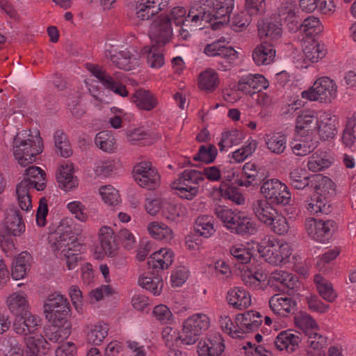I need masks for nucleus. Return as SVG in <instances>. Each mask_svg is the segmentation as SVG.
I'll return each mask as SVG.
<instances>
[{
	"label": "nucleus",
	"mask_w": 356,
	"mask_h": 356,
	"mask_svg": "<svg viewBox=\"0 0 356 356\" xmlns=\"http://www.w3.org/2000/svg\"><path fill=\"white\" fill-rule=\"evenodd\" d=\"M105 56L109 59L116 67L126 71L131 70L136 65V58L129 51H121L112 54L111 51H105Z\"/></svg>",
	"instance_id": "obj_30"
},
{
	"label": "nucleus",
	"mask_w": 356,
	"mask_h": 356,
	"mask_svg": "<svg viewBox=\"0 0 356 356\" xmlns=\"http://www.w3.org/2000/svg\"><path fill=\"white\" fill-rule=\"evenodd\" d=\"M337 86L334 80L328 76L318 79L313 86L302 92V97L310 101L330 103L337 97Z\"/></svg>",
	"instance_id": "obj_6"
},
{
	"label": "nucleus",
	"mask_w": 356,
	"mask_h": 356,
	"mask_svg": "<svg viewBox=\"0 0 356 356\" xmlns=\"http://www.w3.org/2000/svg\"><path fill=\"white\" fill-rule=\"evenodd\" d=\"M276 51L267 42L257 45L252 51V58L257 65H267L275 59Z\"/></svg>",
	"instance_id": "obj_31"
},
{
	"label": "nucleus",
	"mask_w": 356,
	"mask_h": 356,
	"mask_svg": "<svg viewBox=\"0 0 356 356\" xmlns=\"http://www.w3.org/2000/svg\"><path fill=\"white\" fill-rule=\"evenodd\" d=\"M332 164L331 158L326 155L312 154L307 162V167L312 172H317L327 168Z\"/></svg>",
	"instance_id": "obj_61"
},
{
	"label": "nucleus",
	"mask_w": 356,
	"mask_h": 356,
	"mask_svg": "<svg viewBox=\"0 0 356 356\" xmlns=\"http://www.w3.org/2000/svg\"><path fill=\"white\" fill-rule=\"evenodd\" d=\"M203 180L202 171L186 169L172 183V188L177 191V194L180 198L191 200L198 195L197 185Z\"/></svg>",
	"instance_id": "obj_5"
},
{
	"label": "nucleus",
	"mask_w": 356,
	"mask_h": 356,
	"mask_svg": "<svg viewBox=\"0 0 356 356\" xmlns=\"http://www.w3.org/2000/svg\"><path fill=\"white\" fill-rule=\"evenodd\" d=\"M259 35L270 42L276 43L282 35V24L279 22L260 21L257 24Z\"/></svg>",
	"instance_id": "obj_25"
},
{
	"label": "nucleus",
	"mask_w": 356,
	"mask_h": 356,
	"mask_svg": "<svg viewBox=\"0 0 356 356\" xmlns=\"http://www.w3.org/2000/svg\"><path fill=\"white\" fill-rule=\"evenodd\" d=\"M147 230L154 238L165 242L170 241L174 237L172 230L161 222H150L147 226Z\"/></svg>",
	"instance_id": "obj_40"
},
{
	"label": "nucleus",
	"mask_w": 356,
	"mask_h": 356,
	"mask_svg": "<svg viewBox=\"0 0 356 356\" xmlns=\"http://www.w3.org/2000/svg\"><path fill=\"white\" fill-rule=\"evenodd\" d=\"M295 325L305 334L315 330H319V326L316 321L309 314L300 312L294 318Z\"/></svg>",
	"instance_id": "obj_54"
},
{
	"label": "nucleus",
	"mask_w": 356,
	"mask_h": 356,
	"mask_svg": "<svg viewBox=\"0 0 356 356\" xmlns=\"http://www.w3.org/2000/svg\"><path fill=\"white\" fill-rule=\"evenodd\" d=\"M258 251L269 264L280 265L291 254V245L287 243H275L268 240L265 245H260Z\"/></svg>",
	"instance_id": "obj_12"
},
{
	"label": "nucleus",
	"mask_w": 356,
	"mask_h": 356,
	"mask_svg": "<svg viewBox=\"0 0 356 356\" xmlns=\"http://www.w3.org/2000/svg\"><path fill=\"white\" fill-rule=\"evenodd\" d=\"M306 35L318 34L323 31V25L318 18L314 16L307 17L302 22L300 19L299 29Z\"/></svg>",
	"instance_id": "obj_58"
},
{
	"label": "nucleus",
	"mask_w": 356,
	"mask_h": 356,
	"mask_svg": "<svg viewBox=\"0 0 356 356\" xmlns=\"http://www.w3.org/2000/svg\"><path fill=\"white\" fill-rule=\"evenodd\" d=\"M252 211L257 219L266 225L271 223L273 217L278 213L267 200L257 199L252 202Z\"/></svg>",
	"instance_id": "obj_26"
},
{
	"label": "nucleus",
	"mask_w": 356,
	"mask_h": 356,
	"mask_svg": "<svg viewBox=\"0 0 356 356\" xmlns=\"http://www.w3.org/2000/svg\"><path fill=\"white\" fill-rule=\"evenodd\" d=\"M32 261L31 254L26 251L22 252L13 262L11 275L13 279L17 280L22 279L29 270Z\"/></svg>",
	"instance_id": "obj_34"
},
{
	"label": "nucleus",
	"mask_w": 356,
	"mask_h": 356,
	"mask_svg": "<svg viewBox=\"0 0 356 356\" xmlns=\"http://www.w3.org/2000/svg\"><path fill=\"white\" fill-rule=\"evenodd\" d=\"M318 123V118L313 111H301L296 118V128L309 130L312 127L316 128Z\"/></svg>",
	"instance_id": "obj_57"
},
{
	"label": "nucleus",
	"mask_w": 356,
	"mask_h": 356,
	"mask_svg": "<svg viewBox=\"0 0 356 356\" xmlns=\"http://www.w3.org/2000/svg\"><path fill=\"white\" fill-rule=\"evenodd\" d=\"M311 187L314 190L317 197L330 202V198L335 195L336 185L332 180L321 174L312 175Z\"/></svg>",
	"instance_id": "obj_20"
},
{
	"label": "nucleus",
	"mask_w": 356,
	"mask_h": 356,
	"mask_svg": "<svg viewBox=\"0 0 356 356\" xmlns=\"http://www.w3.org/2000/svg\"><path fill=\"white\" fill-rule=\"evenodd\" d=\"M169 5V0H140L136 4V15L140 20H148Z\"/></svg>",
	"instance_id": "obj_18"
},
{
	"label": "nucleus",
	"mask_w": 356,
	"mask_h": 356,
	"mask_svg": "<svg viewBox=\"0 0 356 356\" xmlns=\"http://www.w3.org/2000/svg\"><path fill=\"white\" fill-rule=\"evenodd\" d=\"M262 323V316L256 311L250 310L237 315L236 323L241 331V335L257 330Z\"/></svg>",
	"instance_id": "obj_23"
},
{
	"label": "nucleus",
	"mask_w": 356,
	"mask_h": 356,
	"mask_svg": "<svg viewBox=\"0 0 356 356\" xmlns=\"http://www.w3.org/2000/svg\"><path fill=\"white\" fill-rule=\"evenodd\" d=\"M3 223L13 236H19L25 230V225L22 222V216L17 211H11L8 213Z\"/></svg>",
	"instance_id": "obj_51"
},
{
	"label": "nucleus",
	"mask_w": 356,
	"mask_h": 356,
	"mask_svg": "<svg viewBox=\"0 0 356 356\" xmlns=\"http://www.w3.org/2000/svg\"><path fill=\"white\" fill-rule=\"evenodd\" d=\"M131 101L138 108L148 111L154 109L158 104L156 97L144 89L136 90L131 96Z\"/></svg>",
	"instance_id": "obj_33"
},
{
	"label": "nucleus",
	"mask_w": 356,
	"mask_h": 356,
	"mask_svg": "<svg viewBox=\"0 0 356 356\" xmlns=\"http://www.w3.org/2000/svg\"><path fill=\"white\" fill-rule=\"evenodd\" d=\"M335 229L336 223L332 220L308 218L305 220V229L308 235L316 241H327Z\"/></svg>",
	"instance_id": "obj_15"
},
{
	"label": "nucleus",
	"mask_w": 356,
	"mask_h": 356,
	"mask_svg": "<svg viewBox=\"0 0 356 356\" xmlns=\"http://www.w3.org/2000/svg\"><path fill=\"white\" fill-rule=\"evenodd\" d=\"M115 143L114 137L106 131L99 132L95 138L96 146L106 152L113 151Z\"/></svg>",
	"instance_id": "obj_64"
},
{
	"label": "nucleus",
	"mask_w": 356,
	"mask_h": 356,
	"mask_svg": "<svg viewBox=\"0 0 356 356\" xmlns=\"http://www.w3.org/2000/svg\"><path fill=\"white\" fill-rule=\"evenodd\" d=\"M51 247L54 252L60 251L69 270L77 266L81 259L79 252L82 246L77 241V237L67 220H62L57 227L54 241L51 243Z\"/></svg>",
	"instance_id": "obj_2"
},
{
	"label": "nucleus",
	"mask_w": 356,
	"mask_h": 356,
	"mask_svg": "<svg viewBox=\"0 0 356 356\" xmlns=\"http://www.w3.org/2000/svg\"><path fill=\"white\" fill-rule=\"evenodd\" d=\"M244 138L243 134L237 129H232L222 134L220 141L218 143L220 150L224 151L226 148L239 144Z\"/></svg>",
	"instance_id": "obj_53"
},
{
	"label": "nucleus",
	"mask_w": 356,
	"mask_h": 356,
	"mask_svg": "<svg viewBox=\"0 0 356 356\" xmlns=\"http://www.w3.org/2000/svg\"><path fill=\"white\" fill-rule=\"evenodd\" d=\"M301 341V336L299 332L292 330H286L280 332L274 340V345L277 350L293 352L298 346Z\"/></svg>",
	"instance_id": "obj_24"
},
{
	"label": "nucleus",
	"mask_w": 356,
	"mask_h": 356,
	"mask_svg": "<svg viewBox=\"0 0 356 356\" xmlns=\"http://www.w3.org/2000/svg\"><path fill=\"white\" fill-rule=\"evenodd\" d=\"M194 230L204 238L212 236L216 232L213 217L201 216L197 218L194 223Z\"/></svg>",
	"instance_id": "obj_44"
},
{
	"label": "nucleus",
	"mask_w": 356,
	"mask_h": 356,
	"mask_svg": "<svg viewBox=\"0 0 356 356\" xmlns=\"http://www.w3.org/2000/svg\"><path fill=\"white\" fill-rule=\"evenodd\" d=\"M108 327L105 323L92 325L87 333V340L90 343L99 345L108 335Z\"/></svg>",
	"instance_id": "obj_55"
},
{
	"label": "nucleus",
	"mask_w": 356,
	"mask_h": 356,
	"mask_svg": "<svg viewBox=\"0 0 356 356\" xmlns=\"http://www.w3.org/2000/svg\"><path fill=\"white\" fill-rule=\"evenodd\" d=\"M12 236L13 234L4 223H0V245L6 254L10 257L13 255L15 250Z\"/></svg>",
	"instance_id": "obj_63"
},
{
	"label": "nucleus",
	"mask_w": 356,
	"mask_h": 356,
	"mask_svg": "<svg viewBox=\"0 0 356 356\" xmlns=\"http://www.w3.org/2000/svg\"><path fill=\"white\" fill-rule=\"evenodd\" d=\"M173 257V252L170 250L161 249L152 253L148 258V268L156 270V271L166 269L172 264Z\"/></svg>",
	"instance_id": "obj_28"
},
{
	"label": "nucleus",
	"mask_w": 356,
	"mask_h": 356,
	"mask_svg": "<svg viewBox=\"0 0 356 356\" xmlns=\"http://www.w3.org/2000/svg\"><path fill=\"white\" fill-rule=\"evenodd\" d=\"M264 138L266 148L272 154L280 155L286 148V136L280 132L266 134Z\"/></svg>",
	"instance_id": "obj_35"
},
{
	"label": "nucleus",
	"mask_w": 356,
	"mask_h": 356,
	"mask_svg": "<svg viewBox=\"0 0 356 356\" xmlns=\"http://www.w3.org/2000/svg\"><path fill=\"white\" fill-rule=\"evenodd\" d=\"M337 120L334 116L326 115L318 123V133L322 140L333 138L337 134Z\"/></svg>",
	"instance_id": "obj_39"
},
{
	"label": "nucleus",
	"mask_w": 356,
	"mask_h": 356,
	"mask_svg": "<svg viewBox=\"0 0 356 356\" xmlns=\"http://www.w3.org/2000/svg\"><path fill=\"white\" fill-rule=\"evenodd\" d=\"M307 210L311 214L324 213L327 214L331 211L330 201L316 197L314 200L308 201L306 205Z\"/></svg>",
	"instance_id": "obj_60"
},
{
	"label": "nucleus",
	"mask_w": 356,
	"mask_h": 356,
	"mask_svg": "<svg viewBox=\"0 0 356 356\" xmlns=\"http://www.w3.org/2000/svg\"><path fill=\"white\" fill-rule=\"evenodd\" d=\"M24 342L26 347L25 356H38L40 348L47 343L46 339L41 334L26 337Z\"/></svg>",
	"instance_id": "obj_52"
},
{
	"label": "nucleus",
	"mask_w": 356,
	"mask_h": 356,
	"mask_svg": "<svg viewBox=\"0 0 356 356\" xmlns=\"http://www.w3.org/2000/svg\"><path fill=\"white\" fill-rule=\"evenodd\" d=\"M152 42L157 47H162L170 42L173 36L172 22L169 16L163 13L157 15L152 22L149 29Z\"/></svg>",
	"instance_id": "obj_9"
},
{
	"label": "nucleus",
	"mask_w": 356,
	"mask_h": 356,
	"mask_svg": "<svg viewBox=\"0 0 356 356\" xmlns=\"http://www.w3.org/2000/svg\"><path fill=\"white\" fill-rule=\"evenodd\" d=\"M100 245L104 253L109 257L115 255L116 245L114 238V232L111 227H102L99 232Z\"/></svg>",
	"instance_id": "obj_38"
},
{
	"label": "nucleus",
	"mask_w": 356,
	"mask_h": 356,
	"mask_svg": "<svg viewBox=\"0 0 356 356\" xmlns=\"http://www.w3.org/2000/svg\"><path fill=\"white\" fill-rule=\"evenodd\" d=\"M210 325V319L204 314H195L188 317L183 324L182 338L187 345L194 344L199 336Z\"/></svg>",
	"instance_id": "obj_10"
},
{
	"label": "nucleus",
	"mask_w": 356,
	"mask_h": 356,
	"mask_svg": "<svg viewBox=\"0 0 356 356\" xmlns=\"http://www.w3.org/2000/svg\"><path fill=\"white\" fill-rule=\"evenodd\" d=\"M12 150L17 163L22 167L28 166L42 152V139L39 134L33 135L30 130H22L15 136Z\"/></svg>",
	"instance_id": "obj_3"
},
{
	"label": "nucleus",
	"mask_w": 356,
	"mask_h": 356,
	"mask_svg": "<svg viewBox=\"0 0 356 356\" xmlns=\"http://www.w3.org/2000/svg\"><path fill=\"white\" fill-rule=\"evenodd\" d=\"M204 52L209 56L217 58L218 69L222 71L230 70L238 57L234 48L222 44L220 40L207 44Z\"/></svg>",
	"instance_id": "obj_8"
},
{
	"label": "nucleus",
	"mask_w": 356,
	"mask_h": 356,
	"mask_svg": "<svg viewBox=\"0 0 356 356\" xmlns=\"http://www.w3.org/2000/svg\"><path fill=\"white\" fill-rule=\"evenodd\" d=\"M158 47L154 44L143 49V54L146 56L147 61L151 67L159 68L164 64L163 55L158 50Z\"/></svg>",
	"instance_id": "obj_56"
},
{
	"label": "nucleus",
	"mask_w": 356,
	"mask_h": 356,
	"mask_svg": "<svg viewBox=\"0 0 356 356\" xmlns=\"http://www.w3.org/2000/svg\"><path fill=\"white\" fill-rule=\"evenodd\" d=\"M0 350L4 356H23L25 353L15 337L3 338L0 343Z\"/></svg>",
	"instance_id": "obj_46"
},
{
	"label": "nucleus",
	"mask_w": 356,
	"mask_h": 356,
	"mask_svg": "<svg viewBox=\"0 0 356 356\" xmlns=\"http://www.w3.org/2000/svg\"><path fill=\"white\" fill-rule=\"evenodd\" d=\"M133 172L135 181L143 188L152 190L160 184V175L150 162L138 163L134 166Z\"/></svg>",
	"instance_id": "obj_13"
},
{
	"label": "nucleus",
	"mask_w": 356,
	"mask_h": 356,
	"mask_svg": "<svg viewBox=\"0 0 356 356\" xmlns=\"http://www.w3.org/2000/svg\"><path fill=\"white\" fill-rule=\"evenodd\" d=\"M299 8L295 1L286 0L281 3L277 10L279 22L284 23L289 30L296 32L300 27Z\"/></svg>",
	"instance_id": "obj_16"
},
{
	"label": "nucleus",
	"mask_w": 356,
	"mask_h": 356,
	"mask_svg": "<svg viewBox=\"0 0 356 356\" xmlns=\"http://www.w3.org/2000/svg\"><path fill=\"white\" fill-rule=\"evenodd\" d=\"M88 70L106 89L122 97L128 95L129 92L123 83L126 79L124 74L115 72L113 75H111L99 65H91Z\"/></svg>",
	"instance_id": "obj_7"
},
{
	"label": "nucleus",
	"mask_w": 356,
	"mask_h": 356,
	"mask_svg": "<svg viewBox=\"0 0 356 356\" xmlns=\"http://www.w3.org/2000/svg\"><path fill=\"white\" fill-rule=\"evenodd\" d=\"M40 317L30 312L15 317L13 327L14 332L24 337L34 334L40 325Z\"/></svg>",
	"instance_id": "obj_17"
},
{
	"label": "nucleus",
	"mask_w": 356,
	"mask_h": 356,
	"mask_svg": "<svg viewBox=\"0 0 356 356\" xmlns=\"http://www.w3.org/2000/svg\"><path fill=\"white\" fill-rule=\"evenodd\" d=\"M268 282L271 285L280 286L282 290L287 292H293L300 285L296 275L283 270H273L270 275Z\"/></svg>",
	"instance_id": "obj_21"
},
{
	"label": "nucleus",
	"mask_w": 356,
	"mask_h": 356,
	"mask_svg": "<svg viewBox=\"0 0 356 356\" xmlns=\"http://www.w3.org/2000/svg\"><path fill=\"white\" fill-rule=\"evenodd\" d=\"M56 179L59 186L66 191L78 185V180L73 175L72 164L61 165L56 173Z\"/></svg>",
	"instance_id": "obj_37"
},
{
	"label": "nucleus",
	"mask_w": 356,
	"mask_h": 356,
	"mask_svg": "<svg viewBox=\"0 0 356 356\" xmlns=\"http://www.w3.org/2000/svg\"><path fill=\"white\" fill-rule=\"evenodd\" d=\"M218 75L213 69H207L200 74L198 84L202 90L212 92L218 87Z\"/></svg>",
	"instance_id": "obj_45"
},
{
	"label": "nucleus",
	"mask_w": 356,
	"mask_h": 356,
	"mask_svg": "<svg viewBox=\"0 0 356 356\" xmlns=\"http://www.w3.org/2000/svg\"><path fill=\"white\" fill-rule=\"evenodd\" d=\"M227 300L229 305L238 309H244L251 305L250 295L241 287H234L227 293Z\"/></svg>",
	"instance_id": "obj_29"
},
{
	"label": "nucleus",
	"mask_w": 356,
	"mask_h": 356,
	"mask_svg": "<svg viewBox=\"0 0 356 356\" xmlns=\"http://www.w3.org/2000/svg\"><path fill=\"white\" fill-rule=\"evenodd\" d=\"M269 305L274 314L281 316H286L294 312L296 302L285 295L275 294L269 300Z\"/></svg>",
	"instance_id": "obj_22"
},
{
	"label": "nucleus",
	"mask_w": 356,
	"mask_h": 356,
	"mask_svg": "<svg viewBox=\"0 0 356 356\" xmlns=\"http://www.w3.org/2000/svg\"><path fill=\"white\" fill-rule=\"evenodd\" d=\"M188 211L182 204H175L164 201L163 203L162 213L163 216L172 221L187 215Z\"/></svg>",
	"instance_id": "obj_49"
},
{
	"label": "nucleus",
	"mask_w": 356,
	"mask_h": 356,
	"mask_svg": "<svg viewBox=\"0 0 356 356\" xmlns=\"http://www.w3.org/2000/svg\"><path fill=\"white\" fill-rule=\"evenodd\" d=\"M138 284L155 296L159 295L163 288L162 280L159 277H140Z\"/></svg>",
	"instance_id": "obj_59"
},
{
	"label": "nucleus",
	"mask_w": 356,
	"mask_h": 356,
	"mask_svg": "<svg viewBox=\"0 0 356 356\" xmlns=\"http://www.w3.org/2000/svg\"><path fill=\"white\" fill-rule=\"evenodd\" d=\"M64 309H70V305L67 299L59 293H54L49 295L44 302V312L45 314L60 312Z\"/></svg>",
	"instance_id": "obj_36"
},
{
	"label": "nucleus",
	"mask_w": 356,
	"mask_h": 356,
	"mask_svg": "<svg viewBox=\"0 0 356 356\" xmlns=\"http://www.w3.org/2000/svg\"><path fill=\"white\" fill-rule=\"evenodd\" d=\"M302 51L305 60L312 63L318 62V60L323 58L326 54L323 45L314 40L305 43Z\"/></svg>",
	"instance_id": "obj_43"
},
{
	"label": "nucleus",
	"mask_w": 356,
	"mask_h": 356,
	"mask_svg": "<svg viewBox=\"0 0 356 356\" xmlns=\"http://www.w3.org/2000/svg\"><path fill=\"white\" fill-rule=\"evenodd\" d=\"M234 8V0H195L191 6L188 17L196 25L209 23L212 29L217 30L230 21V13Z\"/></svg>",
	"instance_id": "obj_1"
},
{
	"label": "nucleus",
	"mask_w": 356,
	"mask_h": 356,
	"mask_svg": "<svg viewBox=\"0 0 356 356\" xmlns=\"http://www.w3.org/2000/svg\"><path fill=\"white\" fill-rule=\"evenodd\" d=\"M6 305L9 311L16 317L29 312L27 297L23 292H15L10 295Z\"/></svg>",
	"instance_id": "obj_32"
},
{
	"label": "nucleus",
	"mask_w": 356,
	"mask_h": 356,
	"mask_svg": "<svg viewBox=\"0 0 356 356\" xmlns=\"http://www.w3.org/2000/svg\"><path fill=\"white\" fill-rule=\"evenodd\" d=\"M268 86V81L263 75L249 74L241 78L237 87L238 90L244 94L254 95Z\"/></svg>",
	"instance_id": "obj_19"
},
{
	"label": "nucleus",
	"mask_w": 356,
	"mask_h": 356,
	"mask_svg": "<svg viewBox=\"0 0 356 356\" xmlns=\"http://www.w3.org/2000/svg\"><path fill=\"white\" fill-rule=\"evenodd\" d=\"M261 193L265 197L264 200H270L276 204L286 205L291 200V193L287 186L275 179H268L262 184Z\"/></svg>",
	"instance_id": "obj_11"
},
{
	"label": "nucleus",
	"mask_w": 356,
	"mask_h": 356,
	"mask_svg": "<svg viewBox=\"0 0 356 356\" xmlns=\"http://www.w3.org/2000/svg\"><path fill=\"white\" fill-rule=\"evenodd\" d=\"M54 141L56 154L65 158H67L72 154V150L67 137L62 130L55 131Z\"/></svg>",
	"instance_id": "obj_48"
},
{
	"label": "nucleus",
	"mask_w": 356,
	"mask_h": 356,
	"mask_svg": "<svg viewBox=\"0 0 356 356\" xmlns=\"http://www.w3.org/2000/svg\"><path fill=\"white\" fill-rule=\"evenodd\" d=\"M215 214L232 232L238 234H252L256 231L255 224L251 218L241 211H233L225 207L218 206Z\"/></svg>",
	"instance_id": "obj_4"
},
{
	"label": "nucleus",
	"mask_w": 356,
	"mask_h": 356,
	"mask_svg": "<svg viewBox=\"0 0 356 356\" xmlns=\"http://www.w3.org/2000/svg\"><path fill=\"white\" fill-rule=\"evenodd\" d=\"M289 179L291 186L298 190L312 185V176H309L307 170L303 168L293 169L289 174Z\"/></svg>",
	"instance_id": "obj_47"
},
{
	"label": "nucleus",
	"mask_w": 356,
	"mask_h": 356,
	"mask_svg": "<svg viewBox=\"0 0 356 356\" xmlns=\"http://www.w3.org/2000/svg\"><path fill=\"white\" fill-rule=\"evenodd\" d=\"M26 178L23 180L30 182V187L37 191H42L45 186L44 172L39 167L30 166L26 170Z\"/></svg>",
	"instance_id": "obj_42"
},
{
	"label": "nucleus",
	"mask_w": 356,
	"mask_h": 356,
	"mask_svg": "<svg viewBox=\"0 0 356 356\" xmlns=\"http://www.w3.org/2000/svg\"><path fill=\"white\" fill-rule=\"evenodd\" d=\"M31 189L33 188L30 187V182L26 180H22L16 187L18 204L24 211H29L32 208Z\"/></svg>",
	"instance_id": "obj_41"
},
{
	"label": "nucleus",
	"mask_w": 356,
	"mask_h": 356,
	"mask_svg": "<svg viewBox=\"0 0 356 356\" xmlns=\"http://www.w3.org/2000/svg\"><path fill=\"white\" fill-rule=\"evenodd\" d=\"M225 350V339L216 332H209L197 345V353L200 356H221Z\"/></svg>",
	"instance_id": "obj_14"
},
{
	"label": "nucleus",
	"mask_w": 356,
	"mask_h": 356,
	"mask_svg": "<svg viewBox=\"0 0 356 356\" xmlns=\"http://www.w3.org/2000/svg\"><path fill=\"white\" fill-rule=\"evenodd\" d=\"M314 281L322 298L329 302H333L337 298V294L333 289L332 283L319 275H315Z\"/></svg>",
	"instance_id": "obj_50"
},
{
	"label": "nucleus",
	"mask_w": 356,
	"mask_h": 356,
	"mask_svg": "<svg viewBox=\"0 0 356 356\" xmlns=\"http://www.w3.org/2000/svg\"><path fill=\"white\" fill-rule=\"evenodd\" d=\"M267 278L266 274L259 270L252 273L250 270H245L241 275V279L244 284L252 289L259 288L262 282Z\"/></svg>",
	"instance_id": "obj_62"
},
{
	"label": "nucleus",
	"mask_w": 356,
	"mask_h": 356,
	"mask_svg": "<svg viewBox=\"0 0 356 356\" xmlns=\"http://www.w3.org/2000/svg\"><path fill=\"white\" fill-rule=\"evenodd\" d=\"M243 177L237 179L236 182L239 186L248 187L259 184L264 180V174L259 172L256 164L246 163L242 169Z\"/></svg>",
	"instance_id": "obj_27"
}]
</instances>
